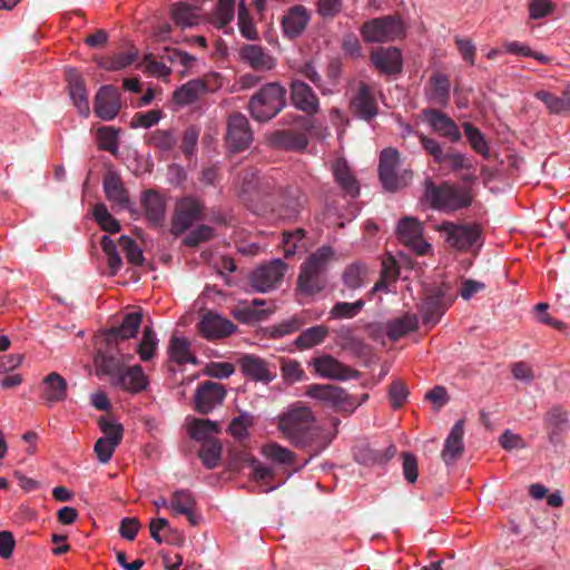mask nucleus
I'll list each match as a JSON object with an SVG mask.
<instances>
[{
  "label": "nucleus",
  "mask_w": 570,
  "mask_h": 570,
  "mask_svg": "<svg viewBox=\"0 0 570 570\" xmlns=\"http://www.w3.org/2000/svg\"><path fill=\"white\" fill-rule=\"evenodd\" d=\"M314 422L313 411L302 403H295L279 416L278 429L296 448L308 449L317 453L325 449L330 441L318 442L322 430Z\"/></svg>",
  "instance_id": "f257e3e1"
},
{
  "label": "nucleus",
  "mask_w": 570,
  "mask_h": 570,
  "mask_svg": "<svg viewBox=\"0 0 570 570\" xmlns=\"http://www.w3.org/2000/svg\"><path fill=\"white\" fill-rule=\"evenodd\" d=\"M334 257V250L330 246H322L312 253L301 265L297 278L298 288L306 295H314L325 288L324 274Z\"/></svg>",
  "instance_id": "f03ea898"
},
{
  "label": "nucleus",
  "mask_w": 570,
  "mask_h": 570,
  "mask_svg": "<svg viewBox=\"0 0 570 570\" xmlns=\"http://www.w3.org/2000/svg\"><path fill=\"white\" fill-rule=\"evenodd\" d=\"M423 199L438 210L455 212L469 207L472 196L468 190L443 183L436 185L431 178L424 180Z\"/></svg>",
  "instance_id": "7ed1b4c3"
},
{
  "label": "nucleus",
  "mask_w": 570,
  "mask_h": 570,
  "mask_svg": "<svg viewBox=\"0 0 570 570\" xmlns=\"http://www.w3.org/2000/svg\"><path fill=\"white\" fill-rule=\"evenodd\" d=\"M286 106V89L278 82H269L259 88L248 101L250 116L267 122L276 117Z\"/></svg>",
  "instance_id": "20e7f679"
},
{
  "label": "nucleus",
  "mask_w": 570,
  "mask_h": 570,
  "mask_svg": "<svg viewBox=\"0 0 570 570\" xmlns=\"http://www.w3.org/2000/svg\"><path fill=\"white\" fill-rule=\"evenodd\" d=\"M400 153L392 147L385 148L380 154L379 159V177L382 186L390 193H395L409 185L413 177L411 169H400Z\"/></svg>",
  "instance_id": "39448f33"
},
{
  "label": "nucleus",
  "mask_w": 570,
  "mask_h": 570,
  "mask_svg": "<svg viewBox=\"0 0 570 570\" xmlns=\"http://www.w3.org/2000/svg\"><path fill=\"white\" fill-rule=\"evenodd\" d=\"M436 230L449 247L459 252H470L482 246V229L479 224L443 222L436 226Z\"/></svg>",
  "instance_id": "423d86ee"
},
{
  "label": "nucleus",
  "mask_w": 570,
  "mask_h": 570,
  "mask_svg": "<svg viewBox=\"0 0 570 570\" xmlns=\"http://www.w3.org/2000/svg\"><path fill=\"white\" fill-rule=\"evenodd\" d=\"M367 43L391 42L405 36V28L399 16H383L364 22L360 29Z\"/></svg>",
  "instance_id": "0eeeda50"
},
{
  "label": "nucleus",
  "mask_w": 570,
  "mask_h": 570,
  "mask_svg": "<svg viewBox=\"0 0 570 570\" xmlns=\"http://www.w3.org/2000/svg\"><path fill=\"white\" fill-rule=\"evenodd\" d=\"M306 395L344 412H353L360 405L355 396L333 384H312L307 387Z\"/></svg>",
  "instance_id": "6e6552de"
},
{
  "label": "nucleus",
  "mask_w": 570,
  "mask_h": 570,
  "mask_svg": "<svg viewBox=\"0 0 570 570\" xmlns=\"http://www.w3.org/2000/svg\"><path fill=\"white\" fill-rule=\"evenodd\" d=\"M203 218L204 204L195 197H184L176 204L170 233L177 237Z\"/></svg>",
  "instance_id": "1a4fd4ad"
},
{
  "label": "nucleus",
  "mask_w": 570,
  "mask_h": 570,
  "mask_svg": "<svg viewBox=\"0 0 570 570\" xmlns=\"http://www.w3.org/2000/svg\"><path fill=\"white\" fill-rule=\"evenodd\" d=\"M446 291V285L435 286L428 291L424 299L419 305L424 326H435L448 309L450 303L445 301Z\"/></svg>",
  "instance_id": "9d476101"
},
{
  "label": "nucleus",
  "mask_w": 570,
  "mask_h": 570,
  "mask_svg": "<svg viewBox=\"0 0 570 570\" xmlns=\"http://www.w3.org/2000/svg\"><path fill=\"white\" fill-rule=\"evenodd\" d=\"M254 134L245 115L233 112L227 120L226 144L233 153L247 149L253 142Z\"/></svg>",
  "instance_id": "9b49d317"
},
{
  "label": "nucleus",
  "mask_w": 570,
  "mask_h": 570,
  "mask_svg": "<svg viewBox=\"0 0 570 570\" xmlns=\"http://www.w3.org/2000/svg\"><path fill=\"white\" fill-rule=\"evenodd\" d=\"M350 112L366 122H371L379 114V105L374 89L365 82H360L350 98Z\"/></svg>",
  "instance_id": "f8f14e48"
},
{
  "label": "nucleus",
  "mask_w": 570,
  "mask_h": 570,
  "mask_svg": "<svg viewBox=\"0 0 570 570\" xmlns=\"http://www.w3.org/2000/svg\"><path fill=\"white\" fill-rule=\"evenodd\" d=\"M225 397L226 389L223 384L205 381L198 384L195 391V410L204 415L209 414L215 407L223 404Z\"/></svg>",
  "instance_id": "ddd939ff"
},
{
  "label": "nucleus",
  "mask_w": 570,
  "mask_h": 570,
  "mask_svg": "<svg viewBox=\"0 0 570 570\" xmlns=\"http://www.w3.org/2000/svg\"><path fill=\"white\" fill-rule=\"evenodd\" d=\"M121 109L119 89L112 85H105L99 88L95 96L94 112L102 120L115 119Z\"/></svg>",
  "instance_id": "4468645a"
},
{
  "label": "nucleus",
  "mask_w": 570,
  "mask_h": 570,
  "mask_svg": "<svg viewBox=\"0 0 570 570\" xmlns=\"http://www.w3.org/2000/svg\"><path fill=\"white\" fill-rule=\"evenodd\" d=\"M370 61L382 75L394 76L403 69L402 52L396 47H377L371 50Z\"/></svg>",
  "instance_id": "2eb2a0df"
},
{
  "label": "nucleus",
  "mask_w": 570,
  "mask_h": 570,
  "mask_svg": "<svg viewBox=\"0 0 570 570\" xmlns=\"http://www.w3.org/2000/svg\"><path fill=\"white\" fill-rule=\"evenodd\" d=\"M286 265L281 259H275L256 268L249 277V283L257 292L265 293L274 288L284 276Z\"/></svg>",
  "instance_id": "dca6fc26"
},
{
  "label": "nucleus",
  "mask_w": 570,
  "mask_h": 570,
  "mask_svg": "<svg viewBox=\"0 0 570 570\" xmlns=\"http://www.w3.org/2000/svg\"><path fill=\"white\" fill-rule=\"evenodd\" d=\"M423 116L434 132L449 139L451 142H459L462 138L459 126L446 114L439 109H424Z\"/></svg>",
  "instance_id": "f3484780"
},
{
  "label": "nucleus",
  "mask_w": 570,
  "mask_h": 570,
  "mask_svg": "<svg viewBox=\"0 0 570 570\" xmlns=\"http://www.w3.org/2000/svg\"><path fill=\"white\" fill-rule=\"evenodd\" d=\"M142 314L140 312L127 313L119 326L109 328L106 332V343L109 350L117 347L120 340L135 337L141 325Z\"/></svg>",
  "instance_id": "a211bd4d"
},
{
  "label": "nucleus",
  "mask_w": 570,
  "mask_h": 570,
  "mask_svg": "<svg viewBox=\"0 0 570 570\" xmlns=\"http://www.w3.org/2000/svg\"><path fill=\"white\" fill-rule=\"evenodd\" d=\"M199 333L207 340H218L232 335L236 325L230 321L207 312L197 324Z\"/></svg>",
  "instance_id": "6ab92c4d"
},
{
  "label": "nucleus",
  "mask_w": 570,
  "mask_h": 570,
  "mask_svg": "<svg viewBox=\"0 0 570 570\" xmlns=\"http://www.w3.org/2000/svg\"><path fill=\"white\" fill-rule=\"evenodd\" d=\"M289 98L298 110L314 115L320 109V100L313 89L302 80H293L289 87Z\"/></svg>",
  "instance_id": "aec40b11"
},
{
  "label": "nucleus",
  "mask_w": 570,
  "mask_h": 570,
  "mask_svg": "<svg viewBox=\"0 0 570 570\" xmlns=\"http://www.w3.org/2000/svg\"><path fill=\"white\" fill-rule=\"evenodd\" d=\"M313 366L315 372L324 379L345 381L356 375V371L328 354L313 358Z\"/></svg>",
  "instance_id": "412c9836"
},
{
  "label": "nucleus",
  "mask_w": 570,
  "mask_h": 570,
  "mask_svg": "<svg viewBox=\"0 0 570 570\" xmlns=\"http://www.w3.org/2000/svg\"><path fill=\"white\" fill-rule=\"evenodd\" d=\"M66 81L68 82L70 98L78 109L79 114L87 117L90 112L88 92L85 80L77 69L68 68L65 71Z\"/></svg>",
  "instance_id": "4be33fe9"
},
{
  "label": "nucleus",
  "mask_w": 570,
  "mask_h": 570,
  "mask_svg": "<svg viewBox=\"0 0 570 570\" xmlns=\"http://www.w3.org/2000/svg\"><path fill=\"white\" fill-rule=\"evenodd\" d=\"M268 144L277 149L303 151L308 146V137L302 131L282 129L268 136Z\"/></svg>",
  "instance_id": "5701e85b"
},
{
  "label": "nucleus",
  "mask_w": 570,
  "mask_h": 570,
  "mask_svg": "<svg viewBox=\"0 0 570 570\" xmlns=\"http://www.w3.org/2000/svg\"><path fill=\"white\" fill-rule=\"evenodd\" d=\"M332 173L336 184L345 196L355 198L360 194V184L346 159L337 158L332 164Z\"/></svg>",
  "instance_id": "b1692460"
},
{
  "label": "nucleus",
  "mask_w": 570,
  "mask_h": 570,
  "mask_svg": "<svg viewBox=\"0 0 570 570\" xmlns=\"http://www.w3.org/2000/svg\"><path fill=\"white\" fill-rule=\"evenodd\" d=\"M463 435H464V421L459 420L451 429L448 438L445 439L444 448L441 458L446 465L456 462L463 451Z\"/></svg>",
  "instance_id": "393cba45"
},
{
  "label": "nucleus",
  "mask_w": 570,
  "mask_h": 570,
  "mask_svg": "<svg viewBox=\"0 0 570 570\" xmlns=\"http://www.w3.org/2000/svg\"><path fill=\"white\" fill-rule=\"evenodd\" d=\"M309 14L304 6L296 4L289 8L282 19L284 35L294 39L298 37L307 27Z\"/></svg>",
  "instance_id": "a878e982"
},
{
  "label": "nucleus",
  "mask_w": 570,
  "mask_h": 570,
  "mask_svg": "<svg viewBox=\"0 0 570 570\" xmlns=\"http://www.w3.org/2000/svg\"><path fill=\"white\" fill-rule=\"evenodd\" d=\"M169 508L175 514L185 515L190 525L199 523L200 515L196 512V500L188 490H177L171 494Z\"/></svg>",
  "instance_id": "bb28decb"
},
{
  "label": "nucleus",
  "mask_w": 570,
  "mask_h": 570,
  "mask_svg": "<svg viewBox=\"0 0 570 570\" xmlns=\"http://www.w3.org/2000/svg\"><path fill=\"white\" fill-rule=\"evenodd\" d=\"M242 372L255 381L265 383L272 382L276 377L268 363L256 355H244L239 360Z\"/></svg>",
  "instance_id": "cd10ccee"
},
{
  "label": "nucleus",
  "mask_w": 570,
  "mask_h": 570,
  "mask_svg": "<svg viewBox=\"0 0 570 570\" xmlns=\"http://www.w3.org/2000/svg\"><path fill=\"white\" fill-rule=\"evenodd\" d=\"M141 206L150 224L159 226L164 223L166 202L158 191L153 189L146 190L141 197Z\"/></svg>",
  "instance_id": "c85d7f7f"
},
{
  "label": "nucleus",
  "mask_w": 570,
  "mask_h": 570,
  "mask_svg": "<svg viewBox=\"0 0 570 570\" xmlns=\"http://www.w3.org/2000/svg\"><path fill=\"white\" fill-rule=\"evenodd\" d=\"M67 381L57 372H51L42 379L41 399L49 403L61 402L67 396Z\"/></svg>",
  "instance_id": "c756f323"
},
{
  "label": "nucleus",
  "mask_w": 570,
  "mask_h": 570,
  "mask_svg": "<svg viewBox=\"0 0 570 570\" xmlns=\"http://www.w3.org/2000/svg\"><path fill=\"white\" fill-rule=\"evenodd\" d=\"M115 384L125 391L136 394L147 387L148 379L140 365H134L131 367L124 368L115 381Z\"/></svg>",
  "instance_id": "7c9ffc66"
},
{
  "label": "nucleus",
  "mask_w": 570,
  "mask_h": 570,
  "mask_svg": "<svg viewBox=\"0 0 570 570\" xmlns=\"http://www.w3.org/2000/svg\"><path fill=\"white\" fill-rule=\"evenodd\" d=\"M104 191L109 202H112L120 208L129 206L128 191L124 187V183L117 173L109 171L104 178Z\"/></svg>",
  "instance_id": "2f4dec72"
},
{
  "label": "nucleus",
  "mask_w": 570,
  "mask_h": 570,
  "mask_svg": "<svg viewBox=\"0 0 570 570\" xmlns=\"http://www.w3.org/2000/svg\"><path fill=\"white\" fill-rule=\"evenodd\" d=\"M240 57L255 70H271L275 66L274 58L264 48L257 45H245L240 49Z\"/></svg>",
  "instance_id": "473e14b6"
},
{
  "label": "nucleus",
  "mask_w": 570,
  "mask_h": 570,
  "mask_svg": "<svg viewBox=\"0 0 570 570\" xmlns=\"http://www.w3.org/2000/svg\"><path fill=\"white\" fill-rule=\"evenodd\" d=\"M220 431L219 423L208 419H193L188 425L190 438L202 443L217 440L215 435Z\"/></svg>",
  "instance_id": "72a5a7b5"
},
{
  "label": "nucleus",
  "mask_w": 570,
  "mask_h": 570,
  "mask_svg": "<svg viewBox=\"0 0 570 570\" xmlns=\"http://www.w3.org/2000/svg\"><path fill=\"white\" fill-rule=\"evenodd\" d=\"M568 414L561 406H553L544 416V426L549 441L557 443L560 434L567 429Z\"/></svg>",
  "instance_id": "f704fd0d"
},
{
  "label": "nucleus",
  "mask_w": 570,
  "mask_h": 570,
  "mask_svg": "<svg viewBox=\"0 0 570 570\" xmlns=\"http://www.w3.org/2000/svg\"><path fill=\"white\" fill-rule=\"evenodd\" d=\"M208 91L207 83L200 79L189 80L174 92V99L179 105H189L197 101Z\"/></svg>",
  "instance_id": "c9c22d12"
},
{
  "label": "nucleus",
  "mask_w": 570,
  "mask_h": 570,
  "mask_svg": "<svg viewBox=\"0 0 570 570\" xmlns=\"http://www.w3.org/2000/svg\"><path fill=\"white\" fill-rule=\"evenodd\" d=\"M417 325L419 321L416 315L405 314L402 317L391 320L386 323V335L391 341L396 342L410 332L415 331Z\"/></svg>",
  "instance_id": "e433bc0d"
},
{
  "label": "nucleus",
  "mask_w": 570,
  "mask_h": 570,
  "mask_svg": "<svg viewBox=\"0 0 570 570\" xmlns=\"http://www.w3.org/2000/svg\"><path fill=\"white\" fill-rule=\"evenodd\" d=\"M330 330L325 325H315L301 332L295 338L294 345L298 350H309L322 344L328 336Z\"/></svg>",
  "instance_id": "4c0bfd02"
},
{
  "label": "nucleus",
  "mask_w": 570,
  "mask_h": 570,
  "mask_svg": "<svg viewBox=\"0 0 570 570\" xmlns=\"http://www.w3.org/2000/svg\"><path fill=\"white\" fill-rule=\"evenodd\" d=\"M199 8L185 2H177L170 7V17L174 22L183 28L197 24Z\"/></svg>",
  "instance_id": "58836bf2"
},
{
  "label": "nucleus",
  "mask_w": 570,
  "mask_h": 570,
  "mask_svg": "<svg viewBox=\"0 0 570 570\" xmlns=\"http://www.w3.org/2000/svg\"><path fill=\"white\" fill-rule=\"evenodd\" d=\"M535 98L541 100L551 114H562L570 111V94L564 91L561 96H556L546 90L535 92Z\"/></svg>",
  "instance_id": "ea45409f"
},
{
  "label": "nucleus",
  "mask_w": 570,
  "mask_h": 570,
  "mask_svg": "<svg viewBox=\"0 0 570 570\" xmlns=\"http://www.w3.org/2000/svg\"><path fill=\"white\" fill-rule=\"evenodd\" d=\"M368 268L362 262H355L347 265L343 273V283L351 289L361 288L366 284Z\"/></svg>",
  "instance_id": "a19ab883"
},
{
  "label": "nucleus",
  "mask_w": 570,
  "mask_h": 570,
  "mask_svg": "<svg viewBox=\"0 0 570 570\" xmlns=\"http://www.w3.org/2000/svg\"><path fill=\"white\" fill-rule=\"evenodd\" d=\"M95 364L99 372L112 377L115 381L125 368L122 360L108 352H99L95 358Z\"/></svg>",
  "instance_id": "79ce46f5"
},
{
  "label": "nucleus",
  "mask_w": 570,
  "mask_h": 570,
  "mask_svg": "<svg viewBox=\"0 0 570 570\" xmlns=\"http://www.w3.org/2000/svg\"><path fill=\"white\" fill-rule=\"evenodd\" d=\"M462 128L471 148L483 158H490L489 144L480 129L471 122H463Z\"/></svg>",
  "instance_id": "37998d69"
},
{
  "label": "nucleus",
  "mask_w": 570,
  "mask_h": 570,
  "mask_svg": "<svg viewBox=\"0 0 570 570\" xmlns=\"http://www.w3.org/2000/svg\"><path fill=\"white\" fill-rule=\"evenodd\" d=\"M171 361L178 364L196 363V357L190 353V344L186 338L173 336L169 344Z\"/></svg>",
  "instance_id": "c03bdc74"
},
{
  "label": "nucleus",
  "mask_w": 570,
  "mask_h": 570,
  "mask_svg": "<svg viewBox=\"0 0 570 570\" xmlns=\"http://www.w3.org/2000/svg\"><path fill=\"white\" fill-rule=\"evenodd\" d=\"M146 141L161 151H170L177 144V137L171 129H156L147 136Z\"/></svg>",
  "instance_id": "a18cd8bd"
},
{
  "label": "nucleus",
  "mask_w": 570,
  "mask_h": 570,
  "mask_svg": "<svg viewBox=\"0 0 570 570\" xmlns=\"http://www.w3.org/2000/svg\"><path fill=\"white\" fill-rule=\"evenodd\" d=\"M430 81L432 85L430 98L436 104H448L451 87L448 76L442 73H434Z\"/></svg>",
  "instance_id": "49530a36"
},
{
  "label": "nucleus",
  "mask_w": 570,
  "mask_h": 570,
  "mask_svg": "<svg viewBox=\"0 0 570 570\" xmlns=\"http://www.w3.org/2000/svg\"><path fill=\"white\" fill-rule=\"evenodd\" d=\"M263 455L278 464L293 465L296 461V454L279 445L278 443H269L263 448Z\"/></svg>",
  "instance_id": "de8ad7c7"
},
{
  "label": "nucleus",
  "mask_w": 570,
  "mask_h": 570,
  "mask_svg": "<svg viewBox=\"0 0 570 570\" xmlns=\"http://www.w3.org/2000/svg\"><path fill=\"white\" fill-rule=\"evenodd\" d=\"M222 443L218 440L202 443L198 455L207 469H215L222 456Z\"/></svg>",
  "instance_id": "09e8293b"
},
{
  "label": "nucleus",
  "mask_w": 570,
  "mask_h": 570,
  "mask_svg": "<svg viewBox=\"0 0 570 570\" xmlns=\"http://www.w3.org/2000/svg\"><path fill=\"white\" fill-rule=\"evenodd\" d=\"M365 301L360 298L353 303L337 302L330 309L331 320L353 318L363 309Z\"/></svg>",
  "instance_id": "8fccbe9b"
},
{
  "label": "nucleus",
  "mask_w": 570,
  "mask_h": 570,
  "mask_svg": "<svg viewBox=\"0 0 570 570\" xmlns=\"http://www.w3.org/2000/svg\"><path fill=\"white\" fill-rule=\"evenodd\" d=\"M100 245L107 256V264L110 275H116L122 266V259L117 250V244L109 236L104 235Z\"/></svg>",
  "instance_id": "3c124183"
},
{
  "label": "nucleus",
  "mask_w": 570,
  "mask_h": 570,
  "mask_svg": "<svg viewBox=\"0 0 570 570\" xmlns=\"http://www.w3.org/2000/svg\"><path fill=\"white\" fill-rule=\"evenodd\" d=\"M423 232V224L414 217H404L400 220L397 226L399 236L404 244L415 237L422 236Z\"/></svg>",
  "instance_id": "603ef678"
},
{
  "label": "nucleus",
  "mask_w": 570,
  "mask_h": 570,
  "mask_svg": "<svg viewBox=\"0 0 570 570\" xmlns=\"http://www.w3.org/2000/svg\"><path fill=\"white\" fill-rule=\"evenodd\" d=\"M137 58L138 50L131 49L128 52L118 53L111 59L100 61L99 66L105 70L117 71L130 66Z\"/></svg>",
  "instance_id": "864d4df0"
},
{
  "label": "nucleus",
  "mask_w": 570,
  "mask_h": 570,
  "mask_svg": "<svg viewBox=\"0 0 570 570\" xmlns=\"http://www.w3.org/2000/svg\"><path fill=\"white\" fill-rule=\"evenodd\" d=\"M235 0H219L212 22L218 29L226 27L234 18Z\"/></svg>",
  "instance_id": "5fc2aeb1"
},
{
  "label": "nucleus",
  "mask_w": 570,
  "mask_h": 570,
  "mask_svg": "<svg viewBox=\"0 0 570 570\" xmlns=\"http://www.w3.org/2000/svg\"><path fill=\"white\" fill-rule=\"evenodd\" d=\"M157 343L155 331L153 327L146 326L142 332V338L137 347L141 361L147 362L153 358Z\"/></svg>",
  "instance_id": "6e6d98bb"
},
{
  "label": "nucleus",
  "mask_w": 570,
  "mask_h": 570,
  "mask_svg": "<svg viewBox=\"0 0 570 570\" xmlns=\"http://www.w3.org/2000/svg\"><path fill=\"white\" fill-rule=\"evenodd\" d=\"M94 217L98 225L106 232L115 234L120 230L119 222L111 216L106 205L98 204L94 207Z\"/></svg>",
  "instance_id": "4d7b16f0"
},
{
  "label": "nucleus",
  "mask_w": 570,
  "mask_h": 570,
  "mask_svg": "<svg viewBox=\"0 0 570 570\" xmlns=\"http://www.w3.org/2000/svg\"><path fill=\"white\" fill-rule=\"evenodd\" d=\"M98 425L104 433L102 439L120 444L124 436V426L110 417H100Z\"/></svg>",
  "instance_id": "13d9d810"
},
{
  "label": "nucleus",
  "mask_w": 570,
  "mask_h": 570,
  "mask_svg": "<svg viewBox=\"0 0 570 570\" xmlns=\"http://www.w3.org/2000/svg\"><path fill=\"white\" fill-rule=\"evenodd\" d=\"M281 370L283 380L288 384L302 381L305 375L301 363L296 360L281 358Z\"/></svg>",
  "instance_id": "bf43d9fd"
},
{
  "label": "nucleus",
  "mask_w": 570,
  "mask_h": 570,
  "mask_svg": "<svg viewBox=\"0 0 570 570\" xmlns=\"http://www.w3.org/2000/svg\"><path fill=\"white\" fill-rule=\"evenodd\" d=\"M118 245L125 252L126 258L130 264L142 265L145 261L142 250L132 238L129 236H120L118 239Z\"/></svg>",
  "instance_id": "052dcab7"
},
{
  "label": "nucleus",
  "mask_w": 570,
  "mask_h": 570,
  "mask_svg": "<svg viewBox=\"0 0 570 570\" xmlns=\"http://www.w3.org/2000/svg\"><path fill=\"white\" fill-rule=\"evenodd\" d=\"M504 49L512 55L532 57L535 60H538L539 62L544 63V65L551 62L550 57H548L541 52L533 51V50H531V48L528 45L519 42V41L505 42Z\"/></svg>",
  "instance_id": "680f3d73"
},
{
  "label": "nucleus",
  "mask_w": 570,
  "mask_h": 570,
  "mask_svg": "<svg viewBox=\"0 0 570 570\" xmlns=\"http://www.w3.org/2000/svg\"><path fill=\"white\" fill-rule=\"evenodd\" d=\"M214 236V229L208 225H199L190 230L183 239L187 247H197L199 244L208 242Z\"/></svg>",
  "instance_id": "e2e57ef3"
},
{
  "label": "nucleus",
  "mask_w": 570,
  "mask_h": 570,
  "mask_svg": "<svg viewBox=\"0 0 570 570\" xmlns=\"http://www.w3.org/2000/svg\"><path fill=\"white\" fill-rule=\"evenodd\" d=\"M118 144V130L114 127L106 126L98 129V145L100 149L116 154Z\"/></svg>",
  "instance_id": "0e129e2a"
},
{
  "label": "nucleus",
  "mask_w": 570,
  "mask_h": 570,
  "mask_svg": "<svg viewBox=\"0 0 570 570\" xmlns=\"http://www.w3.org/2000/svg\"><path fill=\"white\" fill-rule=\"evenodd\" d=\"M354 459L363 465H381L379 450L368 444L357 445L354 450Z\"/></svg>",
  "instance_id": "69168bd1"
},
{
  "label": "nucleus",
  "mask_w": 570,
  "mask_h": 570,
  "mask_svg": "<svg viewBox=\"0 0 570 570\" xmlns=\"http://www.w3.org/2000/svg\"><path fill=\"white\" fill-rule=\"evenodd\" d=\"M304 325V321L298 316H293L286 321H283L271 328V336L274 338H281L294 332H297Z\"/></svg>",
  "instance_id": "338daca9"
},
{
  "label": "nucleus",
  "mask_w": 570,
  "mask_h": 570,
  "mask_svg": "<svg viewBox=\"0 0 570 570\" xmlns=\"http://www.w3.org/2000/svg\"><path fill=\"white\" fill-rule=\"evenodd\" d=\"M267 311L254 308L249 304H243L234 312L235 317L243 323L262 321L267 316Z\"/></svg>",
  "instance_id": "774afa93"
}]
</instances>
